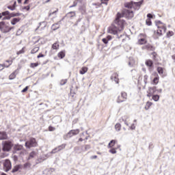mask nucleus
I'll return each mask as SVG.
<instances>
[{
    "label": "nucleus",
    "mask_w": 175,
    "mask_h": 175,
    "mask_svg": "<svg viewBox=\"0 0 175 175\" xmlns=\"http://www.w3.org/2000/svg\"><path fill=\"white\" fill-rule=\"evenodd\" d=\"M121 18H122V14L121 13H118L113 23L108 28L109 33L118 35V33H120V32L124 29V27H125V21Z\"/></svg>",
    "instance_id": "1"
},
{
    "label": "nucleus",
    "mask_w": 175,
    "mask_h": 175,
    "mask_svg": "<svg viewBox=\"0 0 175 175\" xmlns=\"http://www.w3.org/2000/svg\"><path fill=\"white\" fill-rule=\"evenodd\" d=\"M14 29V27H10V23L9 22H0V31L3 33H8Z\"/></svg>",
    "instance_id": "2"
},
{
    "label": "nucleus",
    "mask_w": 175,
    "mask_h": 175,
    "mask_svg": "<svg viewBox=\"0 0 175 175\" xmlns=\"http://www.w3.org/2000/svg\"><path fill=\"white\" fill-rule=\"evenodd\" d=\"M166 32V26L165 25H161L158 26V29L157 31H154V38L155 39H158L159 36H161L163 33H165Z\"/></svg>",
    "instance_id": "3"
},
{
    "label": "nucleus",
    "mask_w": 175,
    "mask_h": 175,
    "mask_svg": "<svg viewBox=\"0 0 175 175\" xmlns=\"http://www.w3.org/2000/svg\"><path fill=\"white\" fill-rule=\"evenodd\" d=\"M79 133H80L79 129L71 130L66 135L64 136V139L67 140V139H69L72 136H76V135H79Z\"/></svg>",
    "instance_id": "4"
},
{
    "label": "nucleus",
    "mask_w": 175,
    "mask_h": 175,
    "mask_svg": "<svg viewBox=\"0 0 175 175\" xmlns=\"http://www.w3.org/2000/svg\"><path fill=\"white\" fill-rule=\"evenodd\" d=\"M121 14L122 17H126V18H132L134 16L133 11H132L131 10H124Z\"/></svg>",
    "instance_id": "5"
},
{
    "label": "nucleus",
    "mask_w": 175,
    "mask_h": 175,
    "mask_svg": "<svg viewBox=\"0 0 175 175\" xmlns=\"http://www.w3.org/2000/svg\"><path fill=\"white\" fill-rule=\"evenodd\" d=\"M13 146V144L12 142H4L3 143V151H10L12 150V147Z\"/></svg>",
    "instance_id": "6"
},
{
    "label": "nucleus",
    "mask_w": 175,
    "mask_h": 175,
    "mask_svg": "<svg viewBox=\"0 0 175 175\" xmlns=\"http://www.w3.org/2000/svg\"><path fill=\"white\" fill-rule=\"evenodd\" d=\"M36 139L32 138L25 143V146L27 148H31V147H36Z\"/></svg>",
    "instance_id": "7"
},
{
    "label": "nucleus",
    "mask_w": 175,
    "mask_h": 175,
    "mask_svg": "<svg viewBox=\"0 0 175 175\" xmlns=\"http://www.w3.org/2000/svg\"><path fill=\"white\" fill-rule=\"evenodd\" d=\"M3 167H4L5 172H9V170L12 169V163L10 162V160L6 159L4 161Z\"/></svg>",
    "instance_id": "8"
},
{
    "label": "nucleus",
    "mask_w": 175,
    "mask_h": 175,
    "mask_svg": "<svg viewBox=\"0 0 175 175\" xmlns=\"http://www.w3.org/2000/svg\"><path fill=\"white\" fill-rule=\"evenodd\" d=\"M155 91H157V88L156 87H152V88H149L148 90L147 91L148 94L147 96L148 98H151L154 94H155Z\"/></svg>",
    "instance_id": "9"
},
{
    "label": "nucleus",
    "mask_w": 175,
    "mask_h": 175,
    "mask_svg": "<svg viewBox=\"0 0 175 175\" xmlns=\"http://www.w3.org/2000/svg\"><path fill=\"white\" fill-rule=\"evenodd\" d=\"M139 38H139L138 40V44H144L147 42V40H146V38H144V34H140L139 36Z\"/></svg>",
    "instance_id": "10"
},
{
    "label": "nucleus",
    "mask_w": 175,
    "mask_h": 175,
    "mask_svg": "<svg viewBox=\"0 0 175 175\" xmlns=\"http://www.w3.org/2000/svg\"><path fill=\"white\" fill-rule=\"evenodd\" d=\"M128 65L129 66H130V68H133L136 66V61H135V59H133V57H129Z\"/></svg>",
    "instance_id": "11"
},
{
    "label": "nucleus",
    "mask_w": 175,
    "mask_h": 175,
    "mask_svg": "<svg viewBox=\"0 0 175 175\" xmlns=\"http://www.w3.org/2000/svg\"><path fill=\"white\" fill-rule=\"evenodd\" d=\"M111 80H112V81H115L116 84H118L119 83L118 75L117 73L113 74V75L111 77Z\"/></svg>",
    "instance_id": "12"
},
{
    "label": "nucleus",
    "mask_w": 175,
    "mask_h": 175,
    "mask_svg": "<svg viewBox=\"0 0 175 175\" xmlns=\"http://www.w3.org/2000/svg\"><path fill=\"white\" fill-rule=\"evenodd\" d=\"M46 25H47V23H46V22H44V21L40 22L39 23V26H38V29H40V31H43V29H44V28H46Z\"/></svg>",
    "instance_id": "13"
},
{
    "label": "nucleus",
    "mask_w": 175,
    "mask_h": 175,
    "mask_svg": "<svg viewBox=\"0 0 175 175\" xmlns=\"http://www.w3.org/2000/svg\"><path fill=\"white\" fill-rule=\"evenodd\" d=\"M22 167H23V165H16L13 167V169L12 170V173H16V172H18L20 170V169H21Z\"/></svg>",
    "instance_id": "14"
},
{
    "label": "nucleus",
    "mask_w": 175,
    "mask_h": 175,
    "mask_svg": "<svg viewBox=\"0 0 175 175\" xmlns=\"http://www.w3.org/2000/svg\"><path fill=\"white\" fill-rule=\"evenodd\" d=\"M20 20H21V18H14L11 21L12 25H16L17 24V23H19Z\"/></svg>",
    "instance_id": "15"
},
{
    "label": "nucleus",
    "mask_w": 175,
    "mask_h": 175,
    "mask_svg": "<svg viewBox=\"0 0 175 175\" xmlns=\"http://www.w3.org/2000/svg\"><path fill=\"white\" fill-rule=\"evenodd\" d=\"M5 139H8V135L5 132H0V140H3Z\"/></svg>",
    "instance_id": "16"
},
{
    "label": "nucleus",
    "mask_w": 175,
    "mask_h": 175,
    "mask_svg": "<svg viewBox=\"0 0 175 175\" xmlns=\"http://www.w3.org/2000/svg\"><path fill=\"white\" fill-rule=\"evenodd\" d=\"M143 49H146V50H149L150 51H152V50H154V47H152V45L148 44L146 45H145Z\"/></svg>",
    "instance_id": "17"
},
{
    "label": "nucleus",
    "mask_w": 175,
    "mask_h": 175,
    "mask_svg": "<svg viewBox=\"0 0 175 175\" xmlns=\"http://www.w3.org/2000/svg\"><path fill=\"white\" fill-rule=\"evenodd\" d=\"M66 16H67V17H68V18H72V17L76 16V12H70L67 13Z\"/></svg>",
    "instance_id": "18"
},
{
    "label": "nucleus",
    "mask_w": 175,
    "mask_h": 175,
    "mask_svg": "<svg viewBox=\"0 0 175 175\" xmlns=\"http://www.w3.org/2000/svg\"><path fill=\"white\" fill-rule=\"evenodd\" d=\"M88 71V68L87 67H83L81 70L79 71V73L81 75H85L87 72Z\"/></svg>",
    "instance_id": "19"
},
{
    "label": "nucleus",
    "mask_w": 175,
    "mask_h": 175,
    "mask_svg": "<svg viewBox=\"0 0 175 175\" xmlns=\"http://www.w3.org/2000/svg\"><path fill=\"white\" fill-rule=\"evenodd\" d=\"M35 157H36V152H31L29 154V157L27 158V161H29V159H32V158H35Z\"/></svg>",
    "instance_id": "20"
},
{
    "label": "nucleus",
    "mask_w": 175,
    "mask_h": 175,
    "mask_svg": "<svg viewBox=\"0 0 175 175\" xmlns=\"http://www.w3.org/2000/svg\"><path fill=\"white\" fill-rule=\"evenodd\" d=\"M152 106V103L148 101L145 105V110H148Z\"/></svg>",
    "instance_id": "21"
},
{
    "label": "nucleus",
    "mask_w": 175,
    "mask_h": 175,
    "mask_svg": "<svg viewBox=\"0 0 175 175\" xmlns=\"http://www.w3.org/2000/svg\"><path fill=\"white\" fill-rule=\"evenodd\" d=\"M52 49H53V50H58L59 49V44L57 42H55L52 45Z\"/></svg>",
    "instance_id": "22"
},
{
    "label": "nucleus",
    "mask_w": 175,
    "mask_h": 175,
    "mask_svg": "<svg viewBox=\"0 0 175 175\" xmlns=\"http://www.w3.org/2000/svg\"><path fill=\"white\" fill-rule=\"evenodd\" d=\"M16 72H17V70H15L9 76L10 80H14V79H16Z\"/></svg>",
    "instance_id": "23"
},
{
    "label": "nucleus",
    "mask_w": 175,
    "mask_h": 175,
    "mask_svg": "<svg viewBox=\"0 0 175 175\" xmlns=\"http://www.w3.org/2000/svg\"><path fill=\"white\" fill-rule=\"evenodd\" d=\"M65 147H66V144H63L59 146H57V151H62V150H64V148H65Z\"/></svg>",
    "instance_id": "24"
},
{
    "label": "nucleus",
    "mask_w": 175,
    "mask_h": 175,
    "mask_svg": "<svg viewBox=\"0 0 175 175\" xmlns=\"http://www.w3.org/2000/svg\"><path fill=\"white\" fill-rule=\"evenodd\" d=\"M14 150H15V151H20V150H23V146H21V145H16L14 146Z\"/></svg>",
    "instance_id": "25"
},
{
    "label": "nucleus",
    "mask_w": 175,
    "mask_h": 175,
    "mask_svg": "<svg viewBox=\"0 0 175 175\" xmlns=\"http://www.w3.org/2000/svg\"><path fill=\"white\" fill-rule=\"evenodd\" d=\"M117 103H121L122 102H125V100L122 98V96H118V98H117Z\"/></svg>",
    "instance_id": "26"
},
{
    "label": "nucleus",
    "mask_w": 175,
    "mask_h": 175,
    "mask_svg": "<svg viewBox=\"0 0 175 175\" xmlns=\"http://www.w3.org/2000/svg\"><path fill=\"white\" fill-rule=\"evenodd\" d=\"M58 57L59 58H60L61 59H62V58H64L65 57V52L64 51H61L58 53Z\"/></svg>",
    "instance_id": "27"
},
{
    "label": "nucleus",
    "mask_w": 175,
    "mask_h": 175,
    "mask_svg": "<svg viewBox=\"0 0 175 175\" xmlns=\"http://www.w3.org/2000/svg\"><path fill=\"white\" fill-rule=\"evenodd\" d=\"M125 8H127V9H132L133 8V3H127L125 4Z\"/></svg>",
    "instance_id": "28"
},
{
    "label": "nucleus",
    "mask_w": 175,
    "mask_h": 175,
    "mask_svg": "<svg viewBox=\"0 0 175 175\" xmlns=\"http://www.w3.org/2000/svg\"><path fill=\"white\" fill-rule=\"evenodd\" d=\"M115 129L118 131L120 132L121 131V124L120 123H118L115 125Z\"/></svg>",
    "instance_id": "29"
},
{
    "label": "nucleus",
    "mask_w": 175,
    "mask_h": 175,
    "mask_svg": "<svg viewBox=\"0 0 175 175\" xmlns=\"http://www.w3.org/2000/svg\"><path fill=\"white\" fill-rule=\"evenodd\" d=\"M58 28H59V24H58V23L53 25V26H52V29L53 31H57V29H58Z\"/></svg>",
    "instance_id": "30"
},
{
    "label": "nucleus",
    "mask_w": 175,
    "mask_h": 175,
    "mask_svg": "<svg viewBox=\"0 0 175 175\" xmlns=\"http://www.w3.org/2000/svg\"><path fill=\"white\" fill-rule=\"evenodd\" d=\"M39 51V46H36L31 50V54H35Z\"/></svg>",
    "instance_id": "31"
},
{
    "label": "nucleus",
    "mask_w": 175,
    "mask_h": 175,
    "mask_svg": "<svg viewBox=\"0 0 175 175\" xmlns=\"http://www.w3.org/2000/svg\"><path fill=\"white\" fill-rule=\"evenodd\" d=\"M10 17H18L19 16H21V14L17 12V13H11L10 14Z\"/></svg>",
    "instance_id": "32"
},
{
    "label": "nucleus",
    "mask_w": 175,
    "mask_h": 175,
    "mask_svg": "<svg viewBox=\"0 0 175 175\" xmlns=\"http://www.w3.org/2000/svg\"><path fill=\"white\" fill-rule=\"evenodd\" d=\"M152 60H146V66H150V67H151V66H152Z\"/></svg>",
    "instance_id": "33"
},
{
    "label": "nucleus",
    "mask_w": 175,
    "mask_h": 175,
    "mask_svg": "<svg viewBox=\"0 0 175 175\" xmlns=\"http://www.w3.org/2000/svg\"><path fill=\"white\" fill-rule=\"evenodd\" d=\"M152 99L154 100V102H158V100H159V96L158 94L153 95Z\"/></svg>",
    "instance_id": "34"
},
{
    "label": "nucleus",
    "mask_w": 175,
    "mask_h": 175,
    "mask_svg": "<svg viewBox=\"0 0 175 175\" xmlns=\"http://www.w3.org/2000/svg\"><path fill=\"white\" fill-rule=\"evenodd\" d=\"M114 144H116V140H111L108 145V147L111 148V147H113Z\"/></svg>",
    "instance_id": "35"
},
{
    "label": "nucleus",
    "mask_w": 175,
    "mask_h": 175,
    "mask_svg": "<svg viewBox=\"0 0 175 175\" xmlns=\"http://www.w3.org/2000/svg\"><path fill=\"white\" fill-rule=\"evenodd\" d=\"M39 40H40V38L39 37H34L33 38V42L34 43V44H36V43H38Z\"/></svg>",
    "instance_id": "36"
},
{
    "label": "nucleus",
    "mask_w": 175,
    "mask_h": 175,
    "mask_svg": "<svg viewBox=\"0 0 175 175\" xmlns=\"http://www.w3.org/2000/svg\"><path fill=\"white\" fill-rule=\"evenodd\" d=\"M110 38V37L108 36L106 38H103L102 40H103V43H105V44H107V43H109V40H110V38Z\"/></svg>",
    "instance_id": "37"
},
{
    "label": "nucleus",
    "mask_w": 175,
    "mask_h": 175,
    "mask_svg": "<svg viewBox=\"0 0 175 175\" xmlns=\"http://www.w3.org/2000/svg\"><path fill=\"white\" fill-rule=\"evenodd\" d=\"M157 72L159 75H163V68H162V67H159L157 68Z\"/></svg>",
    "instance_id": "38"
},
{
    "label": "nucleus",
    "mask_w": 175,
    "mask_h": 175,
    "mask_svg": "<svg viewBox=\"0 0 175 175\" xmlns=\"http://www.w3.org/2000/svg\"><path fill=\"white\" fill-rule=\"evenodd\" d=\"M121 96L125 100V99H126V98L128 96V94H126V92H123L121 93Z\"/></svg>",
    "instance_id": "39"
},
{
    "label": "nucleus",
    "mask_w": 175,
    "mask_h": 175,
    "mask_svg": "<svg viewBox=\"0 0 175 175\" xmlns=\"http://www.w3.org/2000/svg\"><path fill=\"white\" fill-rule=\"evenodd\" d=\"M142 3H143V0H141L140 1L137 3H134V5L135 6H137V8H140V6H142Z\"/></svg>",
    "instance_id": "40"
},
{
    "label": "nucleus",
    "mask_w": 175,
    "mask_h": 175,
    "mask_svg": "<svg viewBox=\"0 0 175 175\" xmlns=\"http://www.w3.org/2000/svg\"><path fill=\"white\" fill-rule=\"evenodd\" d=\"M1 14L2 17L3 16H10V12H9V11H5Z\"/></svg>",
    "instance_id": "41"
},
{
    "label": "nucleus",
    "mask_w": 175,
    "mask_h": 175,
    "mask_svg": "<svg viewBox=\"0 0 175 175\" xmlns=\"http://www.w3.org/2000/svg\"><path fill=\"white\" fill-rule=\"evenodd\" d=\"M159 81V77H154V79H153L154 84H158Z\"/></svg>",
    "instance_id": "42"
},
{
    "label": "nucleus",
    "mask_w": 175,
    "mask_h": 175,
    "mask_svg": "<svg viewBox=\"0 0 175 175\" xmlns=\"http://www.w3.org/2000/svg\"><path fill=\"white\" fill-rule=\"evenodd\" d=\"M25 53V51H24V48H23L21 51H18L16 53L17 55H20V54H24Z\"/></svg>",
    "instance_id": "43"
},
{
    "label": "nucleus",
    "mask_w": 175,
    "mask_h": 175,
    "mask_svg": "<svg viewBox=\"0 0 175 175\" xmlns=\"http://www.w3.org/2000/svg\"><path fill=\"white\" fill-rule=\"evenodd\" d=\"M39 66V64L38 63H31V64H30V66L31 67V68H36V66Z\"/></svg>",
    "instance_id": "44"
},
{
    "label": "nucleus",
    "mask_w": 175,
    "mask_h": 175,
    "mask_svg": "<svg viewBox=\"0 0 175 175\" xmlns=\"http://www.w3.org/2000/svg\"><path fill=\"white\" fill-rule=\"evenodd\" d=\"M58 12V8L56 9V10L53 11V12H50L49 13V17L50 16H53V14H55V13H57Z\"/></svg>",
    "instance_id": "45"
},
{
    "label": "nucleus",
    "mask_w": 175,
    "mask_h": 175,
    "mask_svg": "<svg viewBox=\"0 0 175 175\" xmlns=\"http://www.w3.org/2000/svg\"><path fill=\"white\" fill-rule=\"evenodd\" d=\"M102 5H106L107 6V1H101V3L98 5V6H102Z\"/></svg>",
    "instance_id": "46"
},
{
    "label": "nucleus",
    "mask_w": 175,
    "mask_h": 175,
    "mask_svg": "<svg viewBox=\"0 0 175 175\" xmlns=\"http://www.w3.org/2000/svg\"><path fill=\"white\" fill-rule=\"evenodd\" d=\"M58 148H55L54 149H53V150L51 152V154H55L56 152H58Z\"/></svg>",
    "instance_id": "47"
},
{
    "label": "nucleus",
    "mask_w": 175,
    "mask_h": 175,
    "mask_svg": "<svg viewBox=\"0 0 175 175\" xmlns=\"http://www.w3.org/2000/svg\"><path fill=\"white\" fill-rule=\"evenodd\" d=\"M109 152H111V154H117V150H116L114 148H112L109 150Z\"/></svg>",
    "instance_id": "48"
},
{
    "label": "nucleus",
    "mask_w": 175,
    "mask_h": 175,
    "mask_svg": "<svg viewBox=\"0 0 175 175\" xmlns=\"http://www.w3.org/2000/svg\"><path fill=\"white\" fill-rule=\"evenodd\" d=\"M147 80H148V75H145L144 77V81L145 84H147Z\"/></svg>",
    "instance_id": "49"
},
{
    "label": "nucleus",
    "mask_w": 175,
    "mask_h": 175,
    "mask_svg": "<svg viewBox=\"0 0 175 175\" xmlns=\"http://www.w3.org/2000/svg\"><path fill=\"white\" fill-rule=\"evenodd\" d=\"M8 9H10V10H12V11L16 10V8H15L14 6H10V5H9V6H8Z\"/></svg>",
    "instance_id": "50"
},
{
    "label": "nucleus",
    "mask_w": 175,
    "mask_h": 175,
    "mask_svg": "<svg viewBox=\"0 0 175 175\" xmlns=\"http://www.w3.org/2000/svg\"><path fill=\"white\" fill-rule=\"evenodd\" d=\"M76 6H77V2L74 1L73 5H70L69 8H76Z\"/></svg>",
    "instance_id": "51"
},
{
    "label": "nucleus",
    "mask_w": 175,
    "mask_h": 175,
    "mask_svg": "<svg viewBox=\"0 0 175 175\" xmlns=\"http://www.w3.org/2000/svg\"><path fill=\"white\" fill-rule=\"evenodd\" d=\"M49 130L50 131V132H53V131H55V128H54V127L50 126L49 127Z\"/></svg>",
    "instance_id": "52"
},
{
    "label": "nucleus",
    "mask_w": 175,
    "mask_h": 175,
    "mask_svg": "<svg viewBox=\"0 0 175 175\" xmlns=\"http://www.w3.org/2000/svg\"><path fill=\"white\" fill-rule=\"evenodd\" d=\"M66 81H67L66 79L61 81L60 82L61 85H65V83H66Z\"/></svg>",
    "instance_id": "53"
},
{
    "label": "nucleus",
    "mask_w": 175,
    "mask_h": 175,
    "mask_svg": "<svg viewBox=\"0 0 175 175\" xmlns=\"http://www.w3.org/2000/svg\"><path fill=\"white\" fill-rule=\"evenodd\" d=\"M90 148H91V146H90V145H85V151L90 150Z\"/></svg>",
    "instance_id": "54"
},
{
    "label": "nucleus",
    "mask_w": 175,
    "mask_h": 175,
    "mask_svg": "<svg viewBox=\"0 0 175 175\" xmlns=\"http://www.w3.org/2000/svg\"><path fill=\"white\" fill-rule=\"evenodd\" d=\"M167 36H173V31H168L167 33Z\"/></svg>",
    "instance_id": "55"
},
{
    "label": "nucleus",
    "mask_w": 175,
    "mask_h": 175,
    "mask_svg": "<svg viewBox=\"0 0 175 175\" xmlns=\"http://www.w3.org/2000/svg\"><path fill=\"white\" fill-rule=\"evenodd\" d=\"M28 91V86H26L22 91L21 92H27Z\"/></svg>",
    "instance_id": "56"
},
{
    "label": "nucleus",
    "mask_w": 175,
    "mask_h": 175,
    "mask_svg": "<svg viewBox=\"0 0 175 175\" xmlns=\"http://www.w3.org/2000/svg\"><path fill=\"white\" fill-rule=\"evenodd\" d=\"M5 69V66L3 64H0V70H3Z\"/></svg>",
    "instance_id": "57"
},
{
    "label": "nucleus",
    "mask_w": 175,
    "mask_h": 175,
    "mask_svg": "<svg viewBox=\"0 0 175 175\" xmlns=\"http://www.w3.org/2000/svg\"><path fill=\"white\" fill-rule=\"evenodd\" d=\"M44 57V55L42 54V53H40L38 56H37V58H42Z\"/></svg>",
    "instance_id": "58"
},
{
    "label": "nucleus",
    "mask_w": 175,
    "mask_h": 175,
    "mask_svg": "<svg viewBox=\"0 0 175 175\" xmlns=\"http://www.w3.org/2000/svg\"><path fill=\"white\" fill-rule=\"evenodd\" d=\"M135 128H136V126H135V124H133L131 126L130 129L133 130V129H135Z\"/></svg>",
    "instance_id": "59"
},
{
    "label": "nucleus",
    "mask_w": 175,
    "mask_h": 175,
    "mask_svg": "<svg viewBox=\"0 0 175 175\" xmlns=\"http://www.w3.org/2000/svg\"><path fill=\"white\" fill-rule=\"evenodd\" d=\"M10 16H7V17H4L3 20H10V18H12V16H10V15H9Z\"/></svg>",
    "instance_id": "60"
},
{
    "label": "nucleus",
    "mask_w": 175,
    "mask_h": 175,
    "mask_svg": "<svg viewBox=\"0 0 175 175\" xmlns=\"http://www.w3.org/2000/svg\"><path fill=\"white\" fill-rule=\"evenodd\" d=\"M147 17H148V18H152V14H147Z\"/></svg>",
    "instance_id": "61"
},
{
    "label": "nucleus",
    "mask_w": 175,
    "mask_h": 175,
    "mask_svg": "<svg viewBox=\"0 0 175 175\" xmlns=\"http://www.w3.org/2000/svg\"><path fill=\"white\" fill-rule=\"evenodd\" d=\"M146 24L147 25H151V21H150V20L146 21Z\"/></svg>",
    "instance_id": "62"
},
{
    "label": "nucleus",
    "mask_w": 175,
    "mask_h": 175,
    "mask_svg": "<svg viewBox=\"0 0 175 175\" xmlns=\"http://www.w3.org/2000/svg\"><path fill=\"white\" fill-rule=\"evenodd\" d=\"M24 9H25L26 10H29V9H31V8L29 7V5H27V6L25 7Z\"/></svg>",
    "instance_id": "63"
},
{
    "label": "nucleus",
    "mask_w": 175,
    "mask_h": 175,
    "mask_svg": "<svg viewBox=\"0 0 175 175\" xmlns=\"http://www.w3.org/2000/svg\"><path fill=\"white\" fill-rule=\"evenodd\" d=\"M6 62H8V64H10V65H12V64L13 63L12 61H9V60H7Z\"/></svg>",
    "instance_id": "64"
}]
</instances>
